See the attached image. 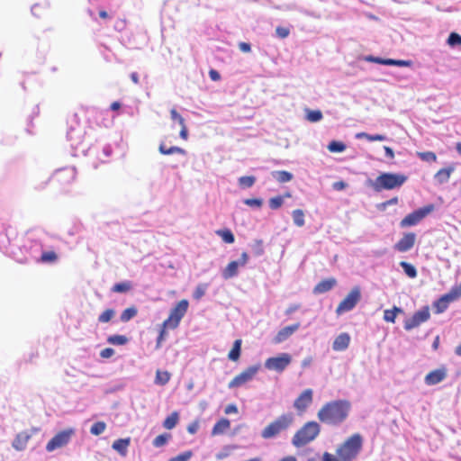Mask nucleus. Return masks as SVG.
<instances>
[{
  "mask_svg": "<svg viewBox=\"0 0 461 461\" xmlns=\"http://www.w3.org/2000/svg\"><path fill=\"white\" fill-rule=\"evenodd\" d=\"M351 403L348 400H334L326 402L317 412V418L324 424L338 427L348 417Z\"/></svg>",
  "mask_w": 461,
  "mask_h": 461,
  "instance_id": "obj_1",
  "label": "nucleus"
},
{
  "mask_svg": "<svg viewBox=\"0 0 461 461\" xmlns=\"http://www.w3.org/2000/svg\"><path fill=\"white\" fill-rule=\"evenodd\" d=\"M85 135L86 130L81 125L78 115L77 113L72 114L68 120L67 140L70 142V146L75 151L86 155L90 150V146L86 143Z\"/></svg>",
  "mask_w": 461,
  "mask_h": 461,
  "instance_id": "obj_2",
  "label": "nucleus"
},
{
  "mask_svg": "<svg viewBox=\"0 0 461 461\" xmlns=\"http://www.w3.org/2000/svg\"><path fill=\"white\" fill-rule=\"evenodd\" d=\"M408 176L400 173L384 172L381 173L375 179L368 178L366 185L373 188L376 193L383 190L398 189L407 181Z\"/></svg>",
  "mask_w": 461,
  "mask_h": 461,
  "instance_id": "obj_3",
  "label": "nucleus"
},
{
  "mask_svg": "<svg viewBox=\"0 0 461 461\" xmlns=\"http://www.w3.org/2000/svg\"><path fill=\"white\" fill-rule=\"evenodd\" d=\"M364 438L361 434L355 433L348 438L337 449L338 457L342 461H353L362 450Z\"/></svg>",
  "mask_w": 461,
  "mask_h": 461,
  "instance_id": "obj_4",
  "label": "nucleus"
},
{
  "mask_svg": "<svg viewBox=\"0 0 461 461\" xmlns=\"http://www.w3.org/2000/svg\"><path fill=\"white\" fill-rule=\"evenodd\" d=\"M321 432V426L317 421H308L296 431L292 438V444L302 447L314 440Z\"/></svg>",
  "mask_w": 461,
  "mask_h": 461,
  "instance_id": "obj_5",
  "label": "nucleus"
},
{
  "mask_svg": "<svg viewBox=\"0 0 461 461\" xmlns=\"http://www.w3.org/2000/svg\"><path fill=\"white\" fill-rule=\"evenodd\" d=\"M294 420L293 413H284L269 423L261 431V437L264 439L276 438L281 432L288 429Z\"/></svg>",
  "mask_w": 461,
  "mask_h": 461,
  "instance_id": "obj_6",
  "label": "nucleus"
},
{
  "mask_svg": "<svg viewBox=\"0 0 461 461\" xmlns=\"http://www.w3.org/2000/svg\"><path fill=\"white\" fill-rule=\"evenodd\" d=\"M189 303L184 299L177 303V304L171 309L168 318L164 321L163 327L174 330L178 327L181 320L187 312Z\"/></svg>",
  "mask_w": 461,
  "mask_h": 461,
  "instance_id": "obj_7",
  "label": "nucleus"
},
{
  "mask_svg": "<svg viewBox=\"0 0 461 461\" xmlns=\"http://www.w3.org/2000/svg\"><path fill=\"white\" fill-rule=\"evenodd\" d=\"M435 209L434 204L429 203L420 207L406 215L400 222L402 228L417 225L422 219L432 212Z\"/></svg>",
  "mask_w": 461,
  "mask_h": 461,
  "instance_id": "obj_8",
  "label": "nucleus"
},
{
  "mask_svg": "<svg viewBox=\"0 0 461 461\" xmlns=\"http://www.w3.org/2000/svg\"><path fill=\"white\" fill-rule=\"evenodd\" d=\"M292 362V356L289 353H280L276 357H268L264 364L266 369L283 373Z\"/></svg>",
  "mask_w": 461,
  "mask_h": 461,
  "instance_id": "obj_9",
  "label": "nucleus"
},
{
  "mask_svg": "<svg viewBox=\"0 0 461 461\" xmlns=\"http://www.w3.org/2000/svg\"><path fill=\"white\" fill-rule=\"evenodd\" d=\"M361 299V291L358 286L354 287L349 294L340 302L336 309V313L341 315L352 311Z\"/></svg>",
  "mask_w": 461,
  "mask_h": 461,
  "instance_id": "obj_10",
  "label": "nucleus"
},
{
  "mask_svg": "<svg viewBox=\"0 0 461 461\" xmlns=\"http://www.w3.org/2000/svg\"><path fill=\"white\" fill-rule=\"evenodd\" d=\"M75 433L74 429H67L57 433L46 445V450L52 452L58 448L67 446Z\"/></svg>",
  "mask_w": 461,
  "mask_h": 461,
  "instance_id": "obj_11",
  "label": "nucleus"
},
{
  "mask_svg": "<svg viewBox=\"0 0 461 461\" xmlns=\"http://www.w3.org/2000/svg\"><path fill=\"white\" fill-rule=\"evenodd\" d=\"M261 366L260 364L253 365L246 368L244 371H242L240 374L236 375L230 383L228 387L230 389L240 387L244 384L251 381L255 375L258 372Z\"/></svg>",
  "mask_w": 461,
  "mask_h": 461,
  "instance_id": "obj_12",
  "label": "nucleus"
},
{
  "mask_svg": "<svg viewBox=\"0 0 461 461\" xmlns=\"http://www.w3.org/2000/svg\"><path fill=\"white\" fill-rule=\"evenodd\" d=\"M76 168L73 167H65L57 169L50 178L53 182H58L63 186L71 184L76 178Z\"/></svg>",
  "mask_w": 461,
  "mask_h": 461,
  "instance_id": "obj_13",
  "label": "nucleus"
},
{
  "mask_svg": "<svg viewBox=\"0 0 461 461\" xmlns=\"http://www.w3.org/2000/svg\"><path fill=\"white\" fill-rule=\"evenodd\" d=\"M429 317V309L428 306H424L420 311L416 312L411 318L405 320L403 327L406 330H411L427 321Z\"/></svg>",
  "mask_w": 461,
  "mask_h": 461,
  "instance_id": "obj_14",
  "label": "nucleus"
},
{
  "mask_svg": "<svg viewBox=\"0 0 461 461\" xmlns=\"http://www.w3.org/2000/svg\"><path fill=\"white\" fill-rule=\"evenodd\" d=\"M313 401V391L312 389H305L303 393L294 400V407L299 412H304Z\"/></svg>",
  "mask_w": 461,
  "mask_h": 461,
  "instance_id": "obj_15",
  "label": "nucleus"
},
{
  "mask_svg": "<svg viewBox=\"0 0 461 461\" xmlns=\"http://www.w3.org/2000/svg\"><path fill=\"white\" fill-rule=\"evenodd\" d=\"M415 240V233H405L403 237L394 245V249L399 252H407L413 248Z\"/></svg>",
  "mask_w": 461,
  "mask_h": 461,
  "instance_id": "obj_16",
  "label": "nucleus"
},
{
  "mask_svg": "<svg viewBox=\"0 0 461 461\" xmlns=\"http://www.w3.org/2000/svg\"><path fill=\"white\" fill-rule=\"evenodd\" d=\"M351 337L348 332H342L338 335L332 342V349L334 351H345L350 344Z\"/></svg>",
  "mask_w": 461,
  "mask_h": 461,
  "instance_id": "obj_17",
  "label": "nucleus"
},
{
  "mask_svg": "<svg viewBox=\"0 0 461 461\" xmlns=\"http://www.w3.org/2000/svg\"><path fill=\"white\" fill-rule=\"evenodd\" d=\"M32 433L27 430L18 433L12 442V447L17 451H23L26 448L27 443L32 438Z\"/></svg>",
  "mask_w": 461,
  "mask_h": 461,
  "instance_id": "obj_18",
  "label": "nucleus"
},
{
  "mask_svg": "<svg viewBox=\"0 0 461 461\" xmlns=\"http://www.w3.org/2000/svg\"><path fill=\"white\" fill-rule=\"evenodd\" d=\"M447 376L445 369H436L429 372L424 378L427 385H435L442 382Z\"/></svg>",
  "mask_w": 461,
  "mask_h": 461,
  "instance_id": "obj_19",
  "label": "nucleus"
},
{
  "mask_svg": "<svg viewBox=\"0 0 461 461\" xmlns=\"http://www.w3.org/2000/svg\"><path fill=\"white\" fill-rule=\"evenodd\" d=\"M337 285V280L334 277L324 279L319 282L313 288L314 294H321L330 291Z\"/></svg>",
  "mask_w": 461,
  "mask_h": 461,
  "instance_id": "obj_20",
  "label": "nucleus"
},
{
  "mask_svg": "<svg viewBox=\"0 0 461 461\" xmlns=\"http://www.w3.org/2000/svg\"><path fill=\"white\" fill-rule=\"evenodd\" d=\"M299 323H295L293 325L284 327L277 332L276 336L275 337V342L281 343L286 340L294 332H295L299 329Z\"/></svg>",
  "mask_w": 461,
  "mask_h": 461,
  "instance_id": "obj_21",
  "label": "nucleus"
},
{
  "mask_svg": "<svg viewBox=\"0 0 461 461\" xmlns=\"http://www.w3.org/2000/svg\"><path fill=\"white\" fill-rule=\"evenodd\" d=\"M131 444V438H119L113 441L112 447L117 451L122 456H126L128 453V447Z\"/></svg>",
  "mask_w": 461,
  "mask_h": 461,
  "instance_id": "obj_22",
  "label": "nucleus"
},
{
  "mask_svg": "<svg viewBox=\"0 0 461 461\" xmlns=\"http://www.w3.org/2000/svg\"><path fill=\"white\" fill-rule=\"evenodd\" d=\"M454 170H455V167L453 166H450V167H447L445 168H441L435 174V176H434L435 181H437L440 185L447 183L449 180V177H450L451 174L454 172Z\"/></svg>",
  "mask_w": 461,
  "mask_h": 461,
  "instance_id": "obj_23",
  "label": "nucleus"
},
{
  "mask_svg": "<svg viewBox=\"0 0 461 461\" xmlns=\"http://www.w3.org/2000/svg\"><path fill=\"white\" fill-rule=\"evenodd\" d=\"M239 267L240 266L237 262L230 261L227 267L222 270L221 276L225 280L233 278L239 275Z\"/></svg>",
  "mask_w": 461,
  "mask_h": 461,
  "instance_id": "obj_24",
  "label": "nucleus"
},
{
  "mask_svg": "<svg viewBox=\"0 0 461 461\" xmlns=\"http://www.w3.org/2000/svg\"><path fill=\"white\" fill-rule=\"evenodd\" d=\"M230 422L226 418L220 419L212 427V436L221 435L230 428Z\"/></svg>",
  "mask_w": 461,
  "mask_h": 461,
  "instance_id": "obj_25",
  "label": "nucleus"
},
{
  "mask_svg": "<svg viewBox=\"0 0 461 461\" xmlns=\"http://www.w3.org/2000/svg\"><path fill=\"white\" fill-rule=\"evenodd\" d=\"M158 150L163 155H173V154H180L183 156L186 155L185 149H184L180 147H176V146H172V147L167 148L164 143H160V145L158 147Z\"/></svg>",
  "mask_w": 461,
  "mask_h": 461,
  "instance_id": "obj_26",
  "label": "nucleus"
},
{
  "mask_svg": "<svg viewBox=\"0 0 461 461\" xmlns=\"http://www.w3.org/2000/svg\"><path fill=\"white\" fill-rule=\"evenodd\" d=\"M241 339H236L233 343L232 348L228 354V357L231 361H237L240 357L241 353Z\"/></svg>",
  "mask_w": 461,
  "mask_h": 461,
  "instance_id": "obj_27",
  "label": "nucleus"
},
{
  "mask_svg": "<svg viewBox=\"0 0 461 461\" xmlns=\"http://www.w3.org/2000/svg\"><path fill=\"white\" fill-rule=\"evenodd\" d=\"M272 176L279 183H286L293 179L294 176L292 173L285 170L273 171Z\"/></svg>",
  "mask_w": 461,
  "mask_h": 461,
  "instance_id": "obj_28",
  "label": "nucleus"
},
{
  "mask_svg": "<svg viewBox=\"0 0 461 461\" xmlns=\"http://www.w3.org/2000/svg\"><path fill=\"white\" fill-rule=\"evenodd\" d=\"M132 288V283L129 280L116 283L113 285L111 291L117 294H125Z\"/></svg>",
  "mask_w": 461,
  "mask_h": 461,
  "instance_id": "obj_29",
  "label": "nucleus"
},
{
  "mask_svg": "<svg viewBox=\"0 0 461 461\" xmlns=\"http://www.w3.org/2000/svg\"><path fill=\"white\" fill-rule=\"evenodd\" d=\"M402 312H403L402 308L397 307V306H393V309L384 310V320L386 322L394 323L396 316H397V313H402Z\"/></svg>",
  "mask_w": 461,
  "mask_h": 461,
  "instance_id": "obj_30",
  "label": "nucleus"
},
{
  "mask_svg": "<svg viewBox=\"0 0 461 461\" xmlns=\"http://www.w3.org/2000/svg\"><path fill=\"white\" fill-rule=\"evenodd\" d=\"M356 139H366L368 141H384L387 140V137L383 134H369L366 132H358L356 134Z\"/></svg>",
  "mask_w": 461,
  "mask_h": 461,
  "instance_id": "obj_31",
  "label": "nucleus"
},
{
  "mask_svg": "<svg viewBox=\"0 0 461 461\" xmlns=\"http://www.w3.org/2000/svg\"><path fill=\"white\" fill-rule=\"evenodd\" d=\"M178 420L179 413L177 411H173L163 421V427L167 429H172L176 426Z\"/></svg>",
  "mask_w": 461,
  "mask_h": 461,
  "instance_id": "obj_32",
  "label": "nucleus"
},
{
  "mask_svg": "<svg viewBox=\"0 0 461 461\" xmlns=\"http://www.w3.org/2000/svg\"><path fill=\"white\" fill-rule=\"evenodd\" d=\"M170 377H171V375L169 372L157 370L154 382L158 385H165L169 382Z\"/></svg>",
  "mask_w": 461,
  "mask_h": 461,
  "instance_id": "obj_33",
  "label": "nucleus"
},
{
  "mask_svg": "<svg viewBox=\"0 0 461 461\" xmlns=\"http://www.w3.org/2000/svg\"><path fill=\"white\" fill-rule=\"evenodd\" d=\"M400 267L402 268L404 274L410 278H415L418 275L415 267L406 261L400 262Z\"/></svg>",
  "mask_w": 461,
  "mask_h": 461,
  "instance_id": "obj_34",
  "label": "nucleus"
},
{
  "mask_svg": "<svg viewBox=\"0 0 461 461\" xmlns=\"http://www.w3.org/2000/svg\"><path fill=\"white\" fill-rule=\"evenodd\" d=\"M107 342L112 345L122 346L129 342V339L125 335H110L107 338Z\"/></svg>",
  "mask_w": 461,
  "mask_h": 461,
  "instance_id": "obj_35",
  "label": "nucleus"
},
{
  "mask_svg": "<svg viewBox=\"0 0 461 461\" xmlns=\"http://www.w3.org/2000/svg\"><path fill=\"white\" fill-rule=\"evenodd\" d=\"M137 313L138 310L136 307H129L121 313L120 320L122 322H128L132 318H134L137 315Z\"/></svg>",
  "mask_w": 461,
  "mask_h": 461,
  "instance_id": "obj_36",
  "label": "nucleus"
},
{
  "mask_svg": "<svg viewBox=\"0 0 461 461\" xmlns=\"http://www.w3.org/2000/svg\"><path fill=\"white\" fill-rule=\"evenodd\" d=\"M208 288L209 284L207 283L198 284L193 293V298L196 301H199L205 294Z\"/></svg>",
  "mask_w": 461,
  "mask_h": 461,
  "instance_id": "obj_37",
  "label": "nucleus"
},
{
  "mask_svg": "<svg viewBox=\"0 0 461 461\" xmlns=\"http://www.w3.org/2000/svg\"><path fill=\"white\" fill-rule=\"evenodd\" d=\"M257 178L254 176H243L238 179L239 185L243 188H249L256 183Z\"/></svg>",
  "mask_w": 461,
  "mask_h": 461,
  "instance_id": "obj_38",
  "label": "nucleus"
},
{
  "mask_svg": "<svg viewBox=\"0 0 461 461\" xmlns=\"http://www.w3.org/2000/svg\"><path fill=\"white\" fill-rule=\"evenodd\" d=\"M294 223L298 227H303L305 223L304 212L301 209L294 210L292 212Z\"/></svg>",
  "mask_w": 461,
  "mask_h": 461,
  "instance_id": "obj_39",
  "label": "nucleus"
},
{
  "mask_svg": "<svg viewBox=\"0 0 461 461\" xmlns=\"http://www.w3.org/2000/svg\"><path fill=\"white\" fill-rule=\"evenodd\" d=\"M216 233L228 244H231L235 240L234 234L229 229L219 230Z\"/></svg>",
  "mask_w": 461,
  "mask_h": 461,
  "instance_id": "obj_40",
  "label": "nucleus"
},
{
  "mask_svg": "<svg viewBox=\"0 0 461 461\" xmlns=\"http://www.w3.org/2000/svg\"><path fill=\"white\" fill-rule=\"evenodd\" d=\"M170 438H171V434H169V433L160 434L154 438L152 445L155 447H161L165 446Z\"/></svg>",
  "mask_w": 461,
  "mask_h": 461,
  "instance_id": "obj_41",
  "label": "nucleus"
},
{
  "mask_svg": "<svg viewBox=\"0 0 461 461\" xmlns=\"http://www.w3.org/2000/svg\"><path fill=\"white\" fill-rule=\"evenodd\" d=\"M346 148V144L339 140H331L328 145V149L334 153L343 152Z\"/></svg>",
  "mask_w": 461,
  "mask_h": 461,
  "instance_id": "obj_42",
  "label": "nucleus"
},
{
  "mask_svg": "<svg viewBox=\"0 0 461 461\" xmlns=\"http://www.w3.org/2000/svg\"><path fill=\"white\" fill-rule=\"evenodd\" d=\"M447 43L451 48L461 46V35L456 32H450L447 39Z\"/></svg>",
  "mask_w": 461,
  "mask_h": 461,
  "instance_id": "obj_43",
  "label": "nucleus"
},
{
  "mask_svg": "<svg viewBox=\"0 0 461 461\" xmlns=\"http://www.w3.org/2000/svg\"><path fill=\"white\" fill-rule=\"evenodd\" d=\"M411 65H412L411 60H404V59H386V60L384 62V66L411 67Z\"/></svg>",
  "mask_w": 461,
  "mask_h": 461,
  "instance_id": "obj_44",
  "label": "nucleus"
},
{
  "mask_svg": "<svg viewBox=\"0 0 461 461\" xmlns=\"http://www.w3.org/2000/svg\"><path fill=\"white\" fill-rule=\"evenodd\" d=\"M250 247H251L252 252L257 257L262 256L264 254V252H265L264 245H263V240H255L251 243Z\"/></svg>",
  "mask_w": 461,
  "mask_h": 461,
  "instance_id": "obj_45",
  "label": "nucleus"
},
{
  "mask_svg": "<svg viewBox=\"0 0 461 461\" xmlns=\"http://www.w3.org/2000/svg\"><path fill=\"white\" fill-rule=\"evenodd\" d=\"M105 429H106L105 422L96 421L92 425V427L90 429V433L95 436H99L105 430Z\"/></svg>",
  "mask_w": 461,
  "mask_h": 461,
  "instance_id": "obj_46",
  "label": "nucleus"
},
{
  "mask_svg": "<svg viewBox=\"0 0 461 461\" xmlns=\"http://www.w3.org/2000/svg\"><path fill=\"white\" fill-rule=\"evenodd\" d=\"M114 315L115 311L113 309H107L98 316V321L101 323L109 322Z\"/></svg>",
  "mask_w": 461,
  "mask_h": 461,
  "instance_id": "obj_47",
  "label": "nucleus"
},
{
  "mask_svg": "<svg viewBox=\"0 0 461 461\" xmlns=\"http://www.w3.org/2000/svg\"><path fill=\"white\" fill-rule=\"evenodd\" d=\"M433 307L435 308V312L437 314L444 312L447 308L448 305L445 303V301L442 298H438L433 303Z\"/></svg>",
  "mask_w": 461,
  "mask_h": 461,
  "instance_id": "obj_48",
  "label": "nucleus"
},
{
  "mask_svg": "<svg viewBox=\"0 0 461 461\" xmlns=\"http://www.w3.org/2000/svg\"><path fill=\"white\" fill-rule=\"evenodd\" d=\"M440 298H442L445 301V303L447 305H449L450 303L459 299L460 297L457 295V294L452 287L448 293L443 294L442 296H440Z\"/></svg>",
  "mask_w": 461,
  "mask_h": 461,
  "instance_id": "obj_49",
  "label": "nucleus"
},
{
  "mask_svg": "<svg viewBox=\"0 0 461 461\" xmlns=\"http://www.w3.org/2000/svg\"><path fill=\"white\" fill-rule=\"evenodd\" d=\"M307 119L312 122H320L322 119V113L320 110H311L307 113Z\"/></svg>",
  "mask_w": 461,
  "mask_h": 461,
  "instance_id": "obj_50",
  "label": "nucleus"
},
{
  "mask_svg": "<svg viewBox=\"0 0 461 461\" xmlns=\"http://www.w3.org/2000/svg\"><path fill=\"white\" fill-rule=\"evenodd\" d=\"M418 157L426 162H434L437 159V156L432 151L419 152Z\"/></svg>",
  "mask_w": 461,
  "mask_h": 461,
  "instance_id": "obj_51",
  "label": "nucleus"
},
{
  "mask_svg": "<svg viewBox=\"0 0 461 461\" xmlns=\"http://www.w3.org/2000/svg\"><path fill=\"white\" fill-rule=\"evenodd\" d=\"M58 256L54 251H45L41 254V259L44 263H51L57 260Z\"/></svg>",
  "mask_w": 461,
  "mask_h": 461,
  "instance_id": "obj_52",
  "label": "nucleus"
},
{
  "mask_svg": "<svg viewBox=\"0 0 461 461\" xmlns=\"http://www.w3.org/2000/svg\"><path fill=\"white\" fill-rule=\"evenodd\" d=\"M192 456L193 452L191 450H187L174 457H171L168 461H189Z\"/></svg>",
  "mask_w": 461,
  "mask_h": 461,
  "instance_id": "obj_53",
  "label": "nucleus"
},
{
  "mask_svg": "<svg viewBox=\"0 0 461 461\" xmlns=\"http://www.w3.org/2000/svg\"><path fill=\"white\" fill-rule=\"evenodd\" d=\"M283 203H284V199L282 196H280V195L275 196L269 200V207L272 210H277L278 208H280L282 206Z\"/></svg>",
  "mask_w": 461,
  "mask_h": 461,
  "instance_id": "obj_54",
  "label": "nucleus"
},
{
  "mask_svg": "<svg viewBox=\"0 0 461 461\" xmlns=\"http://www.w3.org/2000/svg\"><path fill=\"white\" fill-rule=\"evenodd\" d=\"M244 203L250 207L260 208L263 204L261 198H248L244 200Z\"/></svg>",
  "mask_w": 461,
  "mask_h": 461,
  "instance_id": "obj_55",
  "label": "nucleus"
},
{
  "mask_svg": "<svg viewBox=\"0 0 461 461\" xmlns=\"http://www.w3.org/2000/svg\"><path fill=\"white\" fill-rule=\"evenodd\" d=\"M290 34V29L286 27L278 26L276 29V36L280 39H285Z\"/></svg>",
  "mask_w": 461,
  "mask_h": 461,
  "instance_id": "obj_56",
  "label": "nucleus"
},
{
  "mask_svg": "<svg viewBox=\"0 0 461 461\" xmlns=\"http://www.w3.org/2000/svg\"><path fill=\"white\" fill-rule=\"evenodd\" d=\"M398 203V198L397 197H393L382 203H380L377 208L379 210H385L388 206L390 205H393V204H397Z\"/></svg>",
  "mask_w": 461,
  "mask_h": 461,
  "instance_id": "obj_57",
  "label": "nucleus"
},
{
  "mask_svg": "<svg viewBox=\"0 0 461 461\" xmlns=\"http://www.w3.org/2000/svg\"><path fill=\"white\" fill-rule=\"evenodd\" d=\"M170 116L173 121H176L180 125L185 124V119L176 112V109L170 111Z\"/></svg>",
  "mask_w": 461,
  "mask_h": 461,
  "instance_id": "obj_58",
  "label": "nucleus"
},
{
  "mask_svg": "<svg viewBox=\"0 0 461 461\" xmlns=\"http://www.w3.org/2000/svg\"><path fill=\"white\" fill-rule=\"evenodd\" d=\"M114 355V349L112 348H105L100 352V357L103 358H109Z\"/></svg>",
  "mask_w": 461,
  "mask_h": 461,
  "instance_id": "obj_59",
  "label": "nucleus"
},
{
  "mask_svg": "<svg viewBox=\"0 0 461 461\" xmlns=\"http://www.w3.org/2000/svg\"><path fill=\"white\" fill-rule=\"evenodd\" d=\"M248 260H249L248 253L247 252H242V254L240 255V258L238 260H234V261L237 262V264L240 267H244L248 263Z\"/></svg>",
  "mask_w": 461,
  "mask_h": 461,
  "instance_id": "obj_60",
  "label": "nucleus"
},
{
  "mask_svg": "<svg viewBox=\"0 0 461 461\" xmlns=\"http://www.w3.org/2000/svg\"><path fill=\"white\" fill-rule=\"evenodd\" d=\"M366 59L369 62H373V63H376V64H380V65H384V62L386 60V59H384V58L375 57V56H368V57H366Z\"/></svg>",
  "mask_w": 461,
  "mask_h": 461,
  "instance_id": "obj_61",
  "label": "nucleus"
},
{
  "mask_svg": "<svg viewBox=\"0 0 461 461\" xmlns=\"http://www.w3.org/2000/svg\"><path fill=\"white\" fill-rule=\"evenodd\" d=\"M113 27H114L115 31H117V32H122V31H123V30L125 29V27H126V22H125V20H123V19H118V20L115 22V23H114Z\"/></svg>",
  "mask_w": 461,
  "mask_h": 461,
  "instance_id": "obj_62",
  "label": "nucleus"
},
{
  "mask_svg": "<svg viewBox=\"0 0 461 461\" xmlns=\"http://www.w3.org/2000/svg\"><path fill=\"white\" fill-rule=\"evenodd\" d=\"M348 186V184L344 181H337L332 184V188L335 191H342Z\"/></svg>",
  "mask_w": 461,
  "mask_h": 461,
  "instance_id": "obj_63",
  "label": "nucleus"
},
{
  "mask_svg": "<svg viewBox=\"0 0 461 461\" xmlns=\"http://www.w3.org/2000/svg\"><path fill=\"white\" fill-rule=\"evenodd\" d=\"M322 461H342L340 458H336L329 452H325L322 456Z\"/></svg>",
  "mask_w": 461,
  "mask_h": 461,
  "instance_id": "obj_64",
  "label": "nucleus"
}]
</instances>
